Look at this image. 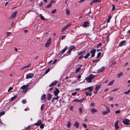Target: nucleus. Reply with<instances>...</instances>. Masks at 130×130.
<instances>
[{
  "label": "nucleus",
  "instance_id": "f257e3e1",
  "mask_svg": "<svg viewBox=\"0 0 130 130\" xmlns=\"http://www.w3.org/2000/svg\"><path fill=\"white\" fill-rule=\"evenodd\" d=\"M95 76V75H94L93 74H90L88 77H86L85 79L86 80L88 81V83H91L92 82V80Z\"/></svg>",
  "mask_w": 130,
  "mask_h": 130
},
{
  "label": "nucleus",
  "instance_id": "f03ea898",
  "mask_svg": "<svg viewBox=\"0 0 130 130\" xmlns=\"http://www.w3.org/2000/svg\"><path fill=\"white\" fill-rule=\"evenodd\" d=\"M90 22L89 21H86L83 22V24L80 26L86 28L90 26Z\"/></svg>",
  "mask_w": 130,
  "mask_h": 130
},
{
  "label": "nucleus",
  "instance_id": "7ed1b4c3",
  "mask_svg": "<svg viewBox=\"0 0 130 130\" xmlns=\"http://www.w3.org/2000/svg\"><path fill=\"white\" fill-rule=\"evenodd\" d=\"M92 49L90 50V53H91V57H93L95 56L96 50L95 49H93V48H92Z\"/></svg>",
  "mask_w": 130,
  "mask_h": 130
},
{
  "label": "nucleus",
  "instance_id": "20e7f679",
  "mask_svg": "<svg viewBox=\"0 0 130 130\" xmlns=\"http://www.w3.org/2000/svg\"><path fill=\"white\" fill-rule=\"evenodd\" d=\"M130 120L127 119H125L123 120L122 122L123 123V124L125 125H128L130 124L129 122Z\"/></svg>",
  "mask_w": 130,
  "mask_h": 130
},
{
  "label": "nucleus",
  "instance_id": "39448f33",
  "mask_svg": "<svg viewBox=\"0 0 130 130\" xmlns=\"http://www.w3.org/2000/svg\"><path fill=\"white\" fill-rule=\"evenodd\" d=\"M51 43V39L50 38L47 41L45 45V47H48Z\"/></svg>",
  "mask_w": 130,
  "mask_h": 130
},
{
  "label": "nucleus",
  "instance_id": "423d86ee",
  "mask_svg": "<svg viewBox=\"0 0 130 130\" xmlns=\"http://www.w3.org/2000/svg\"><path fill=\"white\" fill-rule=\"evenodd\" d=\"M71 25L70 23L67 25L66 26H64L61 29V32H63L65 30H66L68 28L70 27Z\"/></svg>",
  "mask_w": 130,
  "mask_h": 130
},
{
  "label": "nucleus",
  "instance_id": "0eeeda50",
  "mask_svg": "<svg viewBox=\"0 0 130 130\" xmlns=\"http://www.w3.org/2000/svg\"><path fill=\"white\" fill-rule=\"evenodd\" d=\"M68 48V47L67 46H66L64 48L63 50H62L61 51H60L59 52V54H63L65 51Z\"/></svg>",
  "mask_w": 130,
  "mask_h": 130
},
{
  "label": "nucleus",
  "instance_id": "6e6552de",
  "mask_svg": "<svg viewBox=\"0 0 130 130\" xmlns=\"http://www.w3.org/2000/svg\"><path fill=\"white\" fill-rule=\"evenodd\" d=\"M60 92V91L59 89L57 88H56V89L54 91V96H57L58 94Z\"/></svg>",
  "mask_w": 130,
  "mask_h": 130
},
{
  "label": "nucleus",
  "instance_id": "1a4fd4ad",
  "mask_svg": "<svg viewBox=\"0 0 130 130\" xmlns=\"http://www.w3.org/2000/svg\"><path fill=\"white\" fill-rule=\"evenodd\" d=\"M33 76V74L32 73H28L26 75V78L28 79L32 78Z\"/></svg>",
  "mask_w": 130,
  "mask_h": 130
},
{
  "label": "nucleus",
  "instance_id": "9d476101",
  "mask_svg": "<svg viewBox=\"0 0 130 130\" xmlns=\"http://www.w3.org/2000/svg\"><path fill=\"white\" fill-rule=\"evenodd\" d=\"M126 42V41L125 40H123L120 42L119 44V46L120 47L124 45V44Z\"/></svg>",
  "mask_w": 130,
  "mask_h": 130
},
{
  "label": "nucleus",
  "instance_id": "9b49d317",
  "mask_svg": "<svg viewBox=\"0 0 130 130\" xmlns=\"http://www.w3.org/2000/svg\"><path fill=\"white\" fill-rule=\"evenodd\" d=\"M58 81L57 80H55L49 86V87H51L52 86H55L56 83H58Z\"/></svg>",
  "mask_w": 130,
  "mask_h": 130
},
{
  "label": "nucleus",
  "instance_id": "f8f14e48",
  "mask_svg": "<svg viewBox=\"0 0 130 130\" xmlns=\"http://www.w3.org/2000/svg\"><path fill=\"white\" fill-rule=\"evenodd\" d=\"M42 123V121L40 119L38 120L37 122L34 124L36 126H39Z\"/></svg>",
  "mask_w": 130,
  "mask_h": 130
},
{
  "label": "nucleus",
  "instance_id": "ddd939ff",
  "mask_svg": "<svg viewBox=\"0 0 130 130\" xmlns=\"http://www.w3.org/2000/svg\"><path fill=\"white\" fill-rule=\"evenodd\" d=\"M17 13V11H16L14 12L11 15V17H10V18L11 19H12L14 18L15 17Z\"/></svg>",
  "mask_w": 130,
  "mask_h": 130
},
{
  "label": "nucleus",
  "instance_id": "4468645a",
  "mask_svg": "<svg viewBox=\"0 0 130 130\" xmlns=\"http://www.w3.org/2000/svg\"><path fill=\"white\" fill-rule=\"evenodd\" d=\"M105 70L104 67H103L101 68L100 69H98V73H100L103 72Z\"/></svg>",
  "mask_w": 130,
  "mask_h": 130
},
{
  "label": "nucleus",
  "instance_id": "2eb2a0df",
  "mask_svg": "<svg viewBox=\"0 0 130 130\" xmlns=\"http://www.w3.org/2000/svg\"><path fill=\"white\" fill-rule=\"evenodd\" d=\"M118 121H116L115 123V127L116 129H117L119 127L118 126Z\"/></svg>",
  "mask_w": 130,
  "mask_h": 130
},
{
  "label": "nucleus",
  "instance_id": "dca6fc26",
  "mask_svg": "<svg viewBox=\"0 0 130 130\" xmlns=\"http://www.w3.org/2000/svg\"><path fill=\"white\" fill-rule=\"evenodd\" d=\"M75 48H76L74 45H72L69 47V49L71 52L72 50L75 49Z\"/></svg>",
  "mask_w": 130,
  "mask_h": 130
},
{
  "label": "nucleus",
  "instance_id": "f3484780",
  "mask_svg": "<svg viewBox=\"0 0 130 130\" xmlns=\"http://www.w3.org/2000/svg\"><path fill=\"white\" fill-rule=\"evenodd\" d=\"M107 111H103V115H106V114L108 112H110V110L109 109V108L108 107H107Z\"/></svg>",
  "mask_w": 130,
  "mask_h": 130
},
{
  "label": "nucleus",
  "instance_id": "a211bd4d",
  "mask_svg": "<svg viewBox=\"0 0 130 130\" xmlns=\"http://www.w3.org/2000/svg\"><path fill=\"white\" fill-rule=\"evenodd\" d=\"M71 51L69 49L67 52L63 56H68L70 55H71Z\"/></svg>",
  "mask_w": 130,
  "mask_h": 130
},
{
  "label": "nucleus",
  "instance_id": "6ab92c4d",
  "mask_svg": "<svg viewBox=\"0 0 130 130\" xmlns=\"http://www.w3.org/2000/svg\"><path fill=\"white\" fill-rule=\"evenodd\" d=\"M101 85H97L95 87V90L96 91H98L99 89L101 88Z\"/></svg>",
  "mask_w": 130,
  "mask_h": 130
},
{
  "label": "nucleus",
  "instance_id": "aec40b11",
  "mask_svg": "<svg viewBox=\"0 0 130 130\" xmlns=\"http://www.w3.org/2000/svg\"><path fill=\"white\" fill-rule=\"evenodd\" d=\"M74 125L76 127V128H78L79 126V124L78 122L77 121L75 122L74 123Z\"/></svg>",
  "mask_w": 130,
  "mask_h": 130
},
{
  "label": "nucleus",
  "instance_id": "412c9836",
  "mask_svg": "<svg viewBox=\"0 0 130 130\" xmlns=\"http://www.w3.org/2000/svg\"><path fill=\"white\" fill-rule=\"evenodd\" d=\"M90 111L91 113H94L95 112H97L98 110L97 109H95L92 108L90 109Z\"/></svg>",
  "mask_w": 130,
  "mask_h": 130
},
{
  "label": "nucleus",
  "instance_id": "4be33fe9",
  "mask_svg": "<svg viewBox=\"0 0 130 130\" xmlns=\"http://www.w3.org/2000/svg\"><path fill=\"white\" fill-rule=\"evenodd\" d=\"M47 100L48 101H50L52 98V95L49 93L48 94H47Z\"/></svg>",
  "mask_w": 130,
  "mask_h": 130
},
{
  "label": "nucleus",
  "instance_id": "5701e85b",
  "mask_svg": "<svg viewBox=\"0 0 130 130\" xmlns=\"http://www.w3.org/2000/svg\"><path fill=\"white\" fill-rule=\"evenodd\" d=\"M46 94L44 93L41 96V100H43L45 99L46 98Z\"/></svg>",
  "mask_w": 130,
  "mask_h": 130
},
{
  "label": "nucleus",
  "instance_id": "b1692460",
  "mask_svg": "<svg viewBox=\"0 0 130 130\" xmlns=\"http://www.w3.org/2000/svg\"><path fill=\"white\" fill-rule=\"evenodd\" d=\"M85 93L86 96H91L92 95L91 93H89V92L87 91L85 92Z\"/></svg>",
  "mask_w": 130,
  "mask_h": 130
},
{
  "label": "nucleus",
  "instance_id": "393cba45",
  "mask_svg": "<svg viewBox=\"0 0 130 130\" xmlns=\"http://www.w3.org/2000/svg\"><path fill=\"white\" fill-rule=\"evenodd\" d=\"M89 88L88 89L89 90L88 92H91L93 91V86H91V87H88Z\"/></svg>",
  "mask_w": 130,
  "mask_h": 130
},
{
  "label": "nucleus",
  "instance_id": "a878e982",
  "mask_svg": "<svg viewBox=\"0 0 130 130\" xmlns=\"http://www.w3.org/2000/svg\"><path fill=\"white\" fill-rule=\"evenodd\" d=\"M80 65V66L79 68H77L76 69V71H75V73H77L78 72H79L80 70V69H81L80 68H81V67L82 66V65Z\"/></svg>",
  "mask_w": 130,
  "mask_h": 130
},
{
  "label": "nucleus",
  "instance_id": "bb28decb",
  "mask_svg": "<svg viewBox=\"0 0 130 130\" xmlns=\"http://www.w3.org/2000/svg\"><path fill=\"white\" fill-rule=\"evenodd\" d=\"M123 75V73L122 72H121L120 73L118 74L117 75V76L118 78L122 76Z\"/></svg>",
  "mask_w": 130,
  "mask_h": 130
},
{
  "label": "nucleus",
  "instance_id": "cd10ccee",
  "mask_svg": "<svg viewBox=\"0 0 130 130\" xmlns=\"http://www.w3.org/2000/svg\"><path fill=\"white\" fill-rule=\"evenodd\" d=\"M17 97V95H15L13 97H12L11 98V101H13V100H14Z\"/></svg>",
  "mask_w": 130,
  "mask_h": 130
},
{
  "label": "nucleus",
  "instance_id": "c85d7f7f",
  "mask_svg": "<svg viewBox=\"0 0 130 130\" xmlns=\"http://www.w3.org/2000/svg\"><path fill=\"white\" fill-rule=\"evenodd\" d=\"M31 65V64L30 63H29L28 65L24 67L23 69L28 68Z\"/></svg>",
  "mask_w": 130,
  "mask_h": 130
},
{
  "label": "nucleus",
  "instance_id": "c756f323",
  "mask_svg": "<svg viewBox=\"0 0 130 130\" xmlns=\"http://www.w3.org/2000/svg\"><path fill=\"white\" fill-rule=\"evenodd\" d=\"M90 55V53H88L85 56H84V57L85 59H87Z\"/></svg>",
  "mask_w": 130,
  "mask_h": 130
},
{
  "label": "nucleus",
  "instance_id": "7c9ffc66",
  "mask_svg": "<svg viewBox=\"0 0 130 130\" xmlns=\"http://www.w3.org/2000/svg\"><path fill=\"white\" fill-rule=\"evenodd\" d=\"M114 82V80H112L109 83L108 85L111 86V85H112L113 84Z\"/></svg>",
  "mask_w": 130,
  "mask_h": 130
},
{
  "label": "nucleus",
  "instance_id": "2f4dec72",
  "mask_svg": "<svg viewBox=\"0 0 130 130\" xmlns=\"http://www.w3.org/2000/svg\"><path fill=\"white\" fill-rule=\"evenodd\" d=\"M86 51V50H84L83 51L80 52L78 53V55H81L83 54Z\"/></svg>",
  "mask_w": 130,
  "mask_h": 130
},
{
  "label": "nucleus",
  "instance_id": "473e14b6",
  "mask_svg": "<svg viewBox=\"0 0 130 130\" xmlns=\"http://www.w3.org/2000/svg\"><path fill=\"white\" fill-rule=\"evenodd\" d=\"M93 1L94 3H100L101 1V0H93Z\"/></svg>",
  "mask_w": 130,
  "mask_h": 130
},
{
  "label": "nucleus",
  "instance_id": "72a5a7b5",
  "mask_svg": "<svg viewBox=\"0 0 130 130\" xmlns=\"http://www.w3.org/2000/svg\"><path fill=\"white\" fill-rule=\"evenodd\" d=\"M71 125V124L70 121H69L67 123V127L68 128H69L70 127Z\"/></svg>",
  "mask_w": 130,
  "mask_h": 130
},
{
  "label": "nucleus",
  "instance_id": "f704fd0d",
  "mask_svg": "<svg viewBox=\"0 0 130 130\" xmlns=\"http://www.w3.org/2000/svg\"><path fill=\"white\" fill-rule=\"evenodd\" d=\"M57 96L56 98H52L53 100L52 101V102H53L54 101V100H58L59 98V96Z\"/></svg>",
  "mask_w": 130,
  "mask_h": 130
},
{
  "label": "nucleus",
  "instance_id": "c9c22d12",
  "mask_svg": "<svg viewBox=\"0 0 130 130\" xmlns=\"http://www.w3.org/2000/svg\"><path fill=\"white\" fill-rule=\"evenodd\" d=\"M52 5L51 3H50L49 4H48L46 7V8H48L52 6Z\"/></svg>",
  "mask_w": 130,
  "mask_h": 130
},
{
  "label": "nucleus",
  "instance_id": "e433bc0d",
  "mask_svg": "<svg viewBox=\"0 0 130 130\" xmlns=\"http://www.w3.org/2000/svg\"><path fill=\"white\" fill-rule=\"evenodd\" d=\"M66 13L67 15H69L70 13V11L69 10L67 9H66Z\"/></svg>",
  "mask_w": 130,
  "mask_h": 130
},
{
  "label": "nucleus",
  "instance_id": "4c0bfd02",
  "mask_svg": "<svg viewBox=\"0 0 130 130\" xmlns=\"http://www.w3.org/2000/svg\"><path fill=\"white\" fill-rule=\"evenodd\" d=\"M40 15L41 19L43 20H45V19L44 18V17L41 14H40Z\"/></svg>",
  "mask_w": 130,
  "mask_h": 130
},
{
  "label": "nucleus",
  "instance_id": "58836bf2",
  "mask_svg": "<svg viewBox=\"0 0 130 130\" xmlns=\"http://www.w3.org/2000/svg\"><path fill=\"white\" fill-rule=\"evenodd\" d=\"M111 19V15L109 16L108 18V19L107 20V23H109L110 21V19Z\"/></svg>",
  "mask_w": 130,
  "mask_h": 130
},
{
  "label": "nucleus",
  "instance_id": "ea45409f",
  "mask_svg": "<svg viewBox=\"0 0 130 130\" xmlns=\"http://www.w3.org/2000/svg\"><path fill=\"white\" fill-rule=\"evenodd\" d=\"M40 128L42 129H43L44 127V124H41L40 125Z\"/></svg>",
  "mask_w": 130,
  "mask_h": 130
},
{
  "label": "nucleus",
  "instance_id": "a19ab883",
  "mask_svg": "<svg viewBox=\"0 0 130 130\" xmlns=\"http://www.w3.org/2000/svg\"><path fill=\"white\" fill-rule=\"evenodd\" d=\"M79 113L81 114L82 113L83 111L82 108L81 107H79Z\"/></svg>",
  "mask_w": 130,
  "mask_h": 130
},
{
  "label": "nucleus",
  "instance_id": "79ce46f5",
  "mask_svg": "<svg viewBox=\"0 0 130 130\" xmlns=\"http://www.w3.org/2000/svg\"><path fill=\"white\" fill-rule=\"evenodd\" d=\"M5 114V112L4 111H3L1 112L0 113V117L1 116H2L3 115H4Z\"/></svg>",
  "mask_w": 130,
  "mask_h": 130
},
{
  "label": "nucleus",
  "instance_id": "37998d69",
  "mask_svg": "<svg viewBox=\"0 0 130 130\" xmlns=\"http://www.w3.org/2000/svg\"><path fill=\"white\" fill-rule=\"evenodd\" d=\"M26 101L25 99H23L22 100V102L23 104H25L26 103Z\"/></svg>",
  "mask_w": 130,
  "mask_h": 130
},
{
  "label": "nucleus",
  "instance_id": "c03bdc74",
  "mask_svg": "<svg viewBox=\"0 0 130 130\" xmlns=\"http://www.w3.org/2000/svg\"><path fill=\"white\" fill-rule=\"evenodd\" d=\"M50 68H48L45 71V74H47L48 72H49L50 70Z\"/></svg>",
  "mask_w": 130,
  "mask_h": 130
},
{
  "label": "nucleus",
  "instance_id": "a18cd8bd",
  "mask_svg": "<svg viewBox=\"0 0 130 130\" xmlns=\"http://www.w3.org/2000/svg\"><path fill=\"white\" fill-rule=\"evenodd\" d=\"M26 88V85H24L22 86L21 87V89H25Z\"/></svg>",
  "mask_w": 130,
  "mask_h": 130
},
{
  "label": "nucleus",
  "instance_id": "49530a36",
  "mask_svg": "<svg viewBox=\"0 0 130 130\" xmlns=\"http://www.w3.org/2000/svg\"><path fill=\"white\" fill-rule=\"evenodd\" d=\"M31 127V126L30 125L29 126L27 127L25 129L26 130H30V128Z\"/></svg>",
  "mask_w": 130,
  "mask_h": 130
},
{
  "label": "nucleus",
  "instance_id": "de8ad7c7",
  "mask_svg": "<svg viewBox=\"0 0 130 130\" xmlns=\"http://www.w3.org/2000/svg\"><path fill=\"white\" fill-rule=\"evenodd\" d=\"M102 46V43H99L97 46V47L98 48L99 46Z\"/></svg>",
  "mask_w": 130,
  "mask_h": 130
},
{
  "label": "nucleus",
  "instance_id": "09e8293b",
  "mask_svg": "<svg viewBox=\"0 0 130 130\" xmlns=\"http://www.w3.org/2000/svg\"><path fill=\"white\" fill-rule=\"evenodd\" d=\"M56 9H55L52 11L51 12L52 13H54L56 12Z\"/></svg>",
  "mask_w": 130,
  "mask_h": 130
},
{
  "label": "nucleus",
  "instance_id": "8fccbe9b",
  "mask_svg": "<svg viewBox=\"0 0 130 130\" xmlns=\"http://www.w3.org/2000/svg\"><path fill=\"white\" fill-rule=\"evenodd\" d=\"M77 93V92H75L72 93L71 94L75 96V95H76Z\"/></svg>",
  "mask_w": 130,
  "mask_h": 130
},
{
  "label": "nucleus",
  "instance_id": "3c124183",
  "mask_svg": "<svg viewBox=\"0 0 130 130\" xmlns=\"http://www.w3.org/2000/svg\"><path fill=\"white\" fill-rule=\"evenodd\" d=\"M79 102V100L75 99L73 101V102Z\"/></svg>",
  "mask_w": 130,
  "mask_h": 130
},
{
  "label": "nucleus",
  "instance_id": "603ef678",
  "mask_svg": "<svg viewBox=\"0 0 130 130\" xmlns=\"http://www.w3.org/2000/svg\"><path fill=\"white\" fill-rule=\"evenodd\" d=\"M44 106V104H43L41 105V110H43V109Z\"/></svg>",
  "mask_w": 130,
  "mask_h": 130
},
{
  "label": "nucleus",
  "instance_id": "864d4df0",
  "mask_svg": "<svg viewBox=\"0 0 130 130\" xmlns=\"http://www.w3.org/2000/svg\"><path fill=\"white\" fill-rule=\"evenodd\" d=\"M84 56H83V55H81L79 57H78V59H79L80 60L82 58H84Z\"/></svg>",
  "mask_w": 130,
  "mask_h": 130
},
{
  "label": "nucleus",
  "instance_id": "5fc2aeb1",
  "mask_svg": "<svg viewBox=\"0 0 130 130\" xmlns=\"http://www.w3.org/2000/svg\"><path fill=\"white\" fill-rule=\"evenodd\" d=\"M120 112V110H117L115 111V113L116 114H118Z\"/></svg>",
  "mask_w": 130,
  "mask_h": 130
},
{
  "label": "nucleus",
  "instance_id": "6e6d98bb",
  "mask_svg": "<svg viewBox=\"0 0 130 130\" xmlns=\"http://www.w3.org/2000/svg\"><path fill=\"white\" fill-rule=\"evenodd\" d=\"M28 89L26 88V89H24L23 90V91L24 93H26Z\"/></svg>",
  "mask_w": 130,
  "mask_h": 130
},
{
  "label": "nucleus",
  "instance_id": "4d7b16f0",
  "mask_svg": "<svg viewBox=\"0 0 130 130\" xmlns=\"http://www.w3.org/2000/svg\"><path fill=\"white\" fill-rule=\"evenodd\" d=\"M43 4V3L42 2H41L39 4V5L40 7H41L42 6Z\"/></svg>",
  "mask_w": 130,
  "mask_h": 130
},
{
  "label": "nucleus",
  "instance_id": "13d9d810",
  "mask_svg": "<svg viewBox=\"0 0 130 130\" xmlns=\"http://www.w3.org/2000/svg\"><path fill=\"white\" fill-rule=\"evenodd\" d=\"M101 54V52H99L98 53V54L97 55V56H98V57H99L100 56Z\"/></svg>",
  "mask_w": 130,
  "mask_h": 130
},
{
  "label": "nucleus",
  "instance_id": "bf43d9fd",
  "mask_svg": "<svg viewBox=\"0 0 130 130\" xmlns=\"http://www.w3.org/2000/svg\"><path fill=\"white\" fill-rule=\"evenodd\" d=\"M115 6L113 4L112 8V9L111 10H112V11L114 10L115 9Z\"/></svg>",
  "mask_w": 130,
  "mask_h": 130
},
{
  "label": "nucleus",
  "instance_id": "052dcab7",
  "mask_svg": "<svg viewBox=\"0 0 130 130\" xmlns=\"http://www.w3.org/2000/svg\"><path fill=\"white\" fill-rule=\"evenodd\" d=\"M99 60H93L92 61V62H93L94 63H95L96 61H98V62H99Z\"/></svg>",
  "mask_w": 130,
  "mask_h": 130
},
{
  "label": "nucleus",
  "instance_id": "680f3d73",
  "mask_svg": "<svg viewBox=\"0 0 130 130\" xmlns=\"http://www.w3.org/2000/svg\"><path fill=\"white\" fill-rule=\"evenodd\" d=\"M83 126L85 128H86L87 127V125L85 124H84Z\"/></svg>",
  "mask_w": 130,
  "mask_h": 130
},
{
  "label": "nucleus",
  "instance_id": "e2e57ef3",
  "mask_svg": "<svg viewBox=\"0 0 130 130\" xmlns=\"http://www.w3.org/2000/svg\"><path fill=\"white\" fill-rule=\"evenodd\" d=\"M12 89V87H11L9 88L8 90V91L9 92Z\"/></svg>",
  "mask_w": 130,
  "mask_h": 130
},
{
  "label": "nucleus",
  "instance_id": "0e129e2a",
  "mask_svg": "<svg viewBox=\"0 0 130 130\" xmlns=\"http://www.w3.org/2000/svg\"><path fill=\"white\" fill-rule=\"evenodd\" d=\"M84 99L83 98L82 99H80V100H79V102H83L84 100Z\"/></svg>",
  "mask_w": 130,
  "mask_h": 130
},
{
  "label": "nucleus",
  "instance_id": "69168bd1",
  "mask_svg": "<svg viewBox=\"0 0 130 130\" xmlns=\"http://www.w3.org/2000/svg\"><path fill=\"white\" fill-rule=\"evenodd\" d=\"M29 110V109L28 107L26 108H25L24 110L26 111H27V110Z\"/></svg>",
  "mask_w": 130,
  "mask_h": 130
},
{
  "label": "nucleus",
  "instance_id": "338daca9",
  "mask_svg": "<svg viewBox=\"0 0 130 130\" xmlns=\"http://www.w3.org/2000/svg\"><path fill=\"white\" fill-rule=\"evenodd\" d=\"M94 105L95 104L94 103H92L90 104V106H94Z\"/></svg>",
  "mask_w": 130,
  "mask_h": 130
},
{
  "label": "nucleus",
  "instance_id": "774afa93",
  "mask_svg": "<svg viewBox=\"0 0 130 130\" xmlns=\"http://www.w3.org/2000/svg\"><path fill=\"white\" fill-rule=\"evenodd\" d=\"M11 34V33L10 32H7V36H9V35H10Z\"/></svg>",
  "mask_w": 130,
  "mask_h": 130
}]
</instances>
